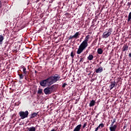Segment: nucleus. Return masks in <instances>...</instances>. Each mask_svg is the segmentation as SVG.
<instances>
[{
	"label": "nucleus",
	"instance_id": "f257e3e1",
	"mask_svg": "<svg viewBox=\"0 0 131 131\" xmlns=\"http://www.w3.org/2000/svg\"><path fill=\"white\" fill-rule=\"evenodd\" d=\"M61 76L59 74H54L45 80H42L40 81V85L42 86H50L54 83H56L59 80H61Z\"/></svg>",
	"mask_w": 131,
	"mask_h": 131
},
{
	"label": "nucleus",
	"instance_id": "f03ea898",
	"mask_svg": "<svg viewBox=\"0 0 131 131\" xmlns=\"http://www.w3.org/2000/svg\"><path fill=\"white\" fill-rule=\"evenodd\" d=\"M90 38V37L89 35L85 36L84 40L80 43L78 47V49L76 52L77 54H80L88 47L89 45L88 41Z\"/></svg>",
	"mask_w": 131,
	"mask_h": 131
},
{
	"label": "nucleus",
	"instance_id": "7ed1b4c3",
	"mask_svg": "<svg viewBox=\"0 0 131 131\" xmlns=\"http://www.w3.org/2000/svg\"><path fill=\"white\" fill-rule=\"evenodd\" d=\"M54 85H52L50 87H47L44 89V94L45 95H51L53 91Z\"/></svg>",
	"mask_w": 131,
	"mask_h": 131
},
{
	"label": "nucleus",
	"instance_id": "20e7f679",
	"mask_svg": "<svg viewBox=\"0 0 131 131\" xmlns=\"http://www.w3.org/2000/svg\"><path fill=\"white\" fill-rule=\"evenodd\" d=\"M113 32V29L111 28H110L107 31H106L103 33V34L101 36V37L102 38H108Z\"/></svg>",
	"mask_w": 131,
	"mask_h": 131
},
{
	"label": "nucleus",
	"instance_id": "39448f33",
	"mask_svg": "<svg viewBox=\"0 0 131 131\" xmlns=\"http://www.w3.org/2000/svg\"><path fill=\"white\" fill-rule=\"evenodd\" d=\"M19 115L21 117V119H25V118H27L29 115V112L26 111V112L20 111L19 113Z\"/></svg>",
	"mask_w": 131,
	"mask_h": 131
},
{
	"label": "nucleus",
	"instance_id": "423d86ee",
	"mask_svg": "<svg viewBox=\"0 0 131 131\" xmlns=\"http://www.w3.org/2000/svg\"><path fill=\"white\" fill-rule=\"evenodd\" d=\"M77 57L80 58V60L79 62H83L84 60V58L85 57V54L84 53L81 54V55L80 57H79V55H77Z\"/></svg>",
	"mask_w": 131,
	"mask_h": 131
},
{
	"label": "nucleus",
	"instance_id": "0eeeda50",
	"mask_svg": "<svg viewBox=\"0 0 131 131\" xmlns=\"http://www.w3.org/2000/svg\"><path fill=\"white\" fill-rule=\"evenodd\" d=\"M129 46H128L127 43H125L123 45L122 48V51L124 52L126 51H128Z\"/></svg>",
	"mask_w": 131,
	"mask_h": 131
},
{
	"label": "nucleus",
	"instance_id": "6e6552de",
	"mask_svg": "<svg viewBox=\"0 0 131 131\" xmlns=\"http://www.w3.org/2000/svg\"><path fill=\"white\" fill-rule=\"evenodd\" d=\"M117 128V125L115 124L113 126L110 127V131H116Z\"/></svg>",
	"mask_w": 131,
	"mask_h": 131
},
{
	"label": "nucleus",
	"instance_id": "1a4fd4ad",
	"mask_svg": "<svg viewBox=\"0 0 131 131\" xmlns=\"http://www.w3.org/2000/svg\"><path fill=\"white\" fill-rule=\"evenodd\" d=\"M82 125L79 124L77 125L75 128L74 129L73 131H80Z\"/></svg>",
	"mask_w": 131,
	"mask_h": 131
},
{
	"label": "nucleus",
	"instance_id": "9d476101",
	"mask_svg": "<svg viewBox=\"0 0 131 131\" xmlns=\"http://www.w3.org/2000/svg\"><path fill=\"white\" fill-rule=\"evenodd\" d=\"M103 69L102 67H100L99 68L96 70L95 71L96 73H101L102 72H103Z\"/></svg>",
	"mask_w": 131,
	"mask_h": 131
},
{
	"label": "nucleus",
	"instance_id": "9b49d317",
	"mask_svg": "<svg viewBox=\"0 0 131 131\" xmlns=\"http://www.w3.org/2000/svg\"><path fill=\"white\" fill-rule=\"evenodd\" d=\"M21 67L23 69V73L25 75V76L26 77L27 76H28V71H27V69L25 66H22Z\"/></svg>",
	"mask_w": 131,
	"mask_h": 131
},
{
	"label": "nucleus",
	"instance_id": "f8f14e48",
	"mask_svg": "<svg viewBox=\"0 0 131 131\" xmlns=\"http://www.w3.org/2000/svg\"><path fill=\"white\" fill-rule=\"evenodd\" d=\"M116 86V81H112L111 82V84L110 85V89L112 90Z\"/></svg>",
	"mask_w": 131,
	"mask_h": 131
},
{
	"label": "nucleus",
	"instance_id": "ddd939ff",
	"mask_svg": "<svg viewBox=\"0 0 131 131\" xmlns=\"http://www.w3.org/2000/svg\"><path fill=\"white\" fill-rule=\"evenodd\" d=\"M80 35H81V33L80 32H77L74 34L73 36L74 37V38L77 39L78 38H79V36Z\"/></svg>",
	"mask_w": 131,
	"mask_h": 131
},
{
	"label": "nucleus",
	"instance_id": "4468645a",
	"mask_svg": "<svg viewBox=\"0 0 131 131\" xmlns=\"http://www.w3.org/2000/svg\"><path fill=\"white\" fill-rule=\"evenodd\" d=\"M96 104L95 100H92L90 101L89 103V107H93V106H95Z\"/></svg>",
	"mask_w": 131,
	"mask_h": 131
},
{
	"label": "nucleus",
	"instance_id": "2eb2a0df",
	"mask_svg": "<svg viewBox=\"0 0 131 131\" xmlns=\"http://www.w3.org/2000/svg\"><path fill=\"white\" fill-rule=\"evenodd\" d=\"M27 131H36V127L34 126H31L30 127L27 128Z\"/></svg>",
	"mask_w": 131,
	"mask_h": 131
},
{
	"label": "nucleus",
	"instance_id": "dca6fc26",
	"mask_svg": "<svg viewBox=\"0 0 131 131\" xmlns=\"http://www.w3.org/2000/svg\"><path fill=\"white\" fill-rule=\"evenodd\" d=\"M127 23H129L131 25V12L129 13L127 17Z\"/></svg>",
	"mask_w": 131,
	"mask_h": 131
},
{
	"label": "nucleus",
	"instance_id": "f3484780",
	"mask_svg": "<svg viewBox=\"0 0 131 131\" xmlns=\"http://www.w3.org/2000/svg\"><path fill=\"white\" fill-rule=\"evenodd\" d=\"M38 114V113H33L31 114V116L30 117V119H32V118H34L36 117Z\"/></svg>",
	"mask_w": 131,
	"mask_h": 131
},
{
	"label": "nucleus",
	"instance_id": "a211bd4d",
	"mask_svg": "<svg viewBox=\"0 0 131 131\" xmlns=\"http://www.w3.org/2000/svg\"><path fill=\"white\" fill-rule=\"evenodd\" d=\"M103 50L101 48H98L97 49V53L99 54H102L103 53Z\"/></svg>",
	"mask_w": 131,
	"mask_h": 131
},
{
	"label": "nucleus",
	"instance_id": "6ab92c4d",
	"mask_svg": "<svg viewBox=\"0 0 131 131\" xmlns=\"http://www.w3.org/2000/svg\"><path fill=\"white\" fill-rule=\"evenodd\" d=\"M87 59L89 60H92L94 59V56L93 55L90 54L88 56Z\"/></svg>",
	"mask_w": 131,
	"mask_h": 131
},
{
	"label": "nucleus",
	"instance_id": "aec40b11",
	"mask_svg": "<svg viewBox=\"0 0 131 131\" xmlns=\"http://www.w3.org/2000/svg\"><path fill=\"white\" fill-rule=\"evenodd\" d=\"M4 37L0 35V45L2 44V41L4 40Z\"/></svg>",
	"mask_w": 131,
	"mask_h": 131
},
{
	"label": "nucleus",
	"instance_id": "412c9836",
	"mask_svg": "<svg viewBox=\"0 0 131 131\" xmlns=\"http://www.w3.org/2000/svg\"><path fill=\"white\" fill-rule=\"evenodd\" d=\"M75 55V53L74 51H72L70 54V56L72 58H74V56Z\"/></svg>",
	"mask_w": 131,
	"mask_h": 131
},
{
	"label": "nucleus",
	"instance_id": "4be33fe9",
	"mask_svg": "<svg viewBox=\"0 0 131 131\" xmlns=\"http://www.w3.org/2000/svg\"><path fill=\"white\" fill-rule=\"evenodd\" d=\"M19 76V79H23L24 77V76L25 75H23V74H18Z\"/></svg>",
	"mask_w": 131,
	"mask_h": 131
},
{
	"label": "nucleus",
	"instance_id": "5701e85b",
	"mask_svg": "<svg viewBox=\"0 0 131 131\" xmlns=\"http://www.w3.org/2000/svg\"><path fill=\"white\" fill-rule=\"evenodd\" d=\"M38 94H39L40 95L42 94V89H39V90H38Z\"/></svg>",
	"mask_w": 131,
	"mask_h": 131
},
{
	"label": "nucleus",
	"instance_id": "b1692460",
	"mask_svg": "<svg viewBox=\"0 0 131 131\" xmlns=\"http://www.w3.org/2000/svg\"><path fill=\"white\" fill-rule=\"evenodd\" d=\"M73 38H75L74 35H73V36L70 35V37H68V39L69 40H71V39H73Z\"/></svg>",
	"mask_w": 131,
	"mask_h": 131
},
{
	"label": "nucleus",
	"instance_id": "393cba45",
	"mask_svg": "<svg viewBox=\"0 0 131 131\" xmlns=\"http://www.w3.org/2000/svg\"><path fill=\"white\" fill-rule=\"evenodd\" d=\"M87 125V122H84L83 126H82V128L84 129L86 127Z\"/></svg>",
	"mask_w": 131,
	"mask_h": 131
},
{
	"label": "nucleus",
	"instance_id": "a878e982",
	"mask_svg": "<svg viewBox=\"0 0 131 131\" xmlns=\"http://www.w3.org/2000/svg\"><path fill=\"white\" fill-rule=\"evenodd\" d=\"M99 126H100L101 128H103L104 127V124L103 123H100Z\"/></svg>",
	"mask_w": 131,
	"mask_h": 131
},
{
	"label": "nucleus",
	"instance_id": "bb28decb",
	"mask_svg": "<svg viewBox=\"0 0 131 131\" xmlns=\"http://www.w3.org/2000/svg\"><path fill=\"white\" fill-rule=\"evenodd\" d=\"M67 85H68L67 83H63V84H62V88H64L66 87V86Z\"/></svg>",
	"mask_w": 131,
	"mask_h": 131
},
{
	"label": "nucleus",
	"instance_id": "cd10ccee",
	"mask_svg": "<svg viewBox=\"0 0 131 131\" xmlns=\"http://www.w3.org/2000/svg\"><path fill=\"white\" fill-rule=\"evenodd\" d=\"M97 41H98V38H96V39L94 40L93 43H96V42H97Z\"/></svg>",
	"mask_w": 131,
	"mask_h": 131
},
{
	"label": "nucleus",
	"instance_id": "c85d7f7f",
	"mask_svg": "<svg viewBox=\"0 0 131 131\" xmlns=\"http://www.w3.org/2000/svg\"><path fill=\"white\" fill-rule=\"evenodd\" d=\"M18 52L17 49H14L13 52L16 53Z\"/></svg>",
	"mask_w": 131,
	"mask_h": 131
},
{
	"label": "nucleus",
	"instance_id": "c756f323",
	"mask_svg": "<svg viewBox=\"0 0 131 131\" xmlns=\"http://www.w3.org/2000/svg\"><path fill=\"white\" fill-rule=\"evenodd\" d=\"M116 120H117V119H116V118H114V119H113V122H114V123H115V122H116Z\"/></svg>",
	"mask_w": 131,
	"mask_h": 131
},
{
	"label": "nucleus",
	"instance_id": "7c9ffc66",
	"mask_svg": "<svg viewBox=\"0 0 131 131\" xmlns=\"http://www.w3.org/2000/svg\"><path fill=\"white\" fill-rule=\"evenodd\" d=\"M2 1H0V9L2 8Z\"/></svg>",
	"mask_w": 131,
	"mask_h": 131
},
{
	"label": "nucleus",
	"instance_id": "2f4dec72",
	"mask_svg": "<svg viewBox=\"0 0 131 131\" xmlns=\"http://www.w3.org/2000/svg\"><path fill=\"white\" fill-rule=\"evenodd\" d=\"M114 122H112L111 124V126H113L114 125Z\"/></svg>",
	"mask_w": 131,
	"mask_h": 131
},
{
	"label": "nucleus",
	"instance_id": "473e14b6",
	"mask_svg": "<svg viewBox=\"0 0 131 131\" xmlns=\"http://www.w3.org/2000/svg\"><path fill=\"white\" fill-rule=\"evenodd\" d=\"M127 127V126L126 125H124L123 126V129H125Z\"/></svg>",
	"mask_w": 131,
	"mask_h": 131
},
{
	"label": "nucleus",
	"instance_id": "72a5a7b5",
	"mask_svg": "<svg viewBox=\"0 0 131 131\" xmlns=\"http://www.w3.org/2000/svg\"><path fill=\"white\" fill-rule=\"evenodd\" d=\"M99 130L98 127H96L95 131H98Z\"/></svg>",
	"mask_w": 131,
	"mask_h": 131
},
{
	"label": "nucleus",
	"instance_id": "f704fd0d",
	"mask_svg": "<svg viewBox=\"0 0 131 131\" xmlns=\"http://www.w3.org/2000/svg\"><path fill=\"white\" fill-rule=\"evenodd\" d=\"M128 57L131 58V53H129Z\"/></svg>",
	"mask_w": 131,
	"mask_h": 131
},
{
	"label": "nucleus",
	"instance_id": "c9c22d12",
	"mask_svg": "<svg viewBox=\"0 0 131 131\" xmlns=\"http://www.w3.org/2000/svg\"><path fill=\"white\" fill-rule=\"evenodd\" d=\"M97 128H98V129H99V128H100V125H99L98 126Z\"/></svg>",
	"mask_w": 131,
	"mask_h": 131
},
{
	"label": "nucleus",
	"instance_id": "e433bc0d",
	"mask_svg": "<svg viewBox=\"0 0 131 131\" xmlns=\"http://www.w3.org/2000/svg\"><path fill=\"white\" fill-rule=\"evenodd\" d=\"M128 5H131V3H128Z\"/></svg>",
	"mask_w": 131,
	"mask_h": 131
},
{
	"label": "nucleus",
	"instance_id": "4c0bfd02",
	"mask_svg": "<svg viewBox=\"0 0 131 131\" xmlns=\"http://www.w3.org/2000/svg\"><path fill=\"white\" fill-rule=\"evenodd\" d=\"M50 131H55V130L54 129H53L52 130H51Z\"/></svg>",
	"mask_w": 131,
	"mask_h": 131
},
{
	"label": "nucleus",
	"instance_id": "58836bf2",
	"mask_svg": "<svg viewBox=\"0 0 131 131\" xmlns=\"http://www.w3.org/2000/svg\"><path fill=\"white\" fill-rule=\"evenodd\" d=\"M95 118H98V116H95Z\"/></svg>",
	"mask_w": 131,
	"mask_h": 131
},
{
	"label": "nucleus",
	"instance_id": "ea45409f",
	"mask_svg": "<svg viewBox=\"0 0 131 131\" xmlns=\"http://www.w3.org/2000/svg\"><path fill=\"white\" fill-rule=\"evenodd\" d=\"M35 73L36 74L37 73V71H35Z\"/></svg>",
	"mask_w": 131,
	"mask_h": 131
},
{
	"label": "nucleus",
	"instance_id": "a19ab883",
	"mask_svg": "<svg viewBox=\"0 0 131 131\" xmlns=\"http://www.w3.org/2000/svg\"><path fill=\"white\" fill-rule=\"evenodd\" d=\"M101 63H102V62H99L100 64H101Z\"/></svg>",
	"mask_w": 131,
	"mask_h": 131
},
{
	"label": "nucleus",
	"instance_id": "79ce46f5",
	"mask_svg": "<svg viewBox=\"0 0 131 131\" xmlns=\"http://www.w3.org/2000/svg\"><path fill=\"white\" fill-rule=\"evenodd\" d=\"M106 131H108V129H106Z\"/></svg>",
	"mask_w": 131,
	"mask_h": 131
},
{
	"label": "nucleus",
	"instance_id": "37998d69",
	"mask_svg": "<svg viewBox=\"0 0 131 131\" xmlns=\"http://www.w3.org/2000/svg\"><path fill=\"white\" fill-rule=\"evenodd\" d=\"M66 14H67V15H69V14H68V13H67Z\"/></svg>",
	"mask_w": 131,
	"mask_h": 131
},
{
	"label": "nucleus",
	"instance_id": "c03bdc74",
	"mask_svg": "<svg viewBox=\"0 0 131 131\" xmlns=\"http://www.w3.org/2000/svg\"><path fill=\"white\" fill-rule=\"evenodd\" d=\"M37 126H38V125H36V127H37Z\"/></svg>",
	"mask_w": 131,
	"mask_h": 131
}]
</instances>
